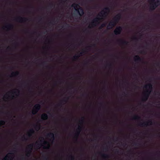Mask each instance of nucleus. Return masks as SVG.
<instances>
[{"label": "nucleus", "instance_id": "obj_16", "mask_svg": "<svg viewBox=\"0 0 160 160\" xmlns=\"http://www.w3.org/2000/svg\"><path fill=\"white\" fill-rule=\"evenodd\" d=\"M42 138V140H40V142H43V144H48L47 147H45V148H46V149H49V148L50 146V145L49 144L48 142H47V141H45L44 140V139L43 138Z\"/></svg>", "mask_w": 160, "mask_h": 160}, {"label": "nucleus", "instance_id": "obj_30", "mask_svg": "<svg viewBox=\"0 0 160 160\" xmlns=\"http://www.w3.org/2000/svg\"><path fill=\"white\" fill-rule=\"evenodd\" d=\"M17 90V91L13 92V93L14 94H15L17 95V94H19V93L20 91L18 90Z\"/></svg>", "mask_w": 160, "mask_h": 160}, {"label": "nucleus", "instance_id": "obj_26", "mask_svg": "<svg viewBox=\"0 0 160 160\" xmlns=\"http://www.w3.org/2000/svg\"><path fill=\"white\" fill-rule=\"evenodd\" d=\"M69 99V98L68 97L64 98L61 101L63 102H67L68 100Z\"/></svg>", "mask_w": 160, "mask_h": 160}, {"label": "nucleus", "instance_id": "obj_32", "mask_svg": "<svg viewBox=\"0 0 160 160\" xmlns=\"http://www.w3.org/2000/svg\"><path fill=\"white\" fill-rule=\"evenodd\" d=\"M107 66L109 68H111L112 67V64L111 63H109L107 64Z\"/></svg>", "mask_w": 160, "mask_h": 160}, {"label": "nucleus", "instance_id": "obj_48", "mask_svg": "<svg viewBox=\"0 0 160 160\" xmlns=\"http://www.w3.org/2000/svg\"><path fill=\"white\" fill-rule=\"evenodd\" d=\"M67 119H66V118H64V121H67Z\"/></svg>", "mask_w": 160, "mask_h": 160}, {"label": "nucleus", "instance_id": "obj_25", "mask_svg": "<svg viewBox=\"0 0 160 160\" xmlns=\"http://www.w3.org/2000/svg\"><path fill=\"white\" fill-rule=\"evenodd\" d=\"M85 118L84 117H82L81 118V119L79 121V122L80 124H82L84 122Z\"/></svg>", "mask_w": 160, "mask_h": 160}, {"label": "nucleus", "instance_id": "obj_54", "mask_svg": "<svg viewBox=\"0 0 160 160\" xmlns=\"http://www.w3.org/2000/svg\"><path fill=\"white\" fill-rule=\"evenodd\" d=\"M134 75L135 76V77H137V75L136 74H134Z\"/></svg>", "mask_w": 160, "mask_h": 160}, {"label": "nucleus", "instance_id": "obj_31", "mask_svg": "<svg viewBox=\"0 0 160 160\" xmlns=\"http://www.w3.org/2000/svg\"><path fill=\"white\" fill-rule=\"evenodd\" d=\"M69 159H70L72 160H74L75 159L74 157L72 155H70L69 156Z\"/></svg>", "mask_w": 160, "mask_h": 160}, {"label": "nucleus", "instance_id": "obj_13", "mask_svg": "<svg viewBox=\"0 0 160 160\" xmlns=\"http://www.w3.org/2000/svg\"><path fill=\"white\" fill-rule=\"evenodd\" d=\"M121 18V14L119 13L114 17L113 19L117 23L119 21Z\"/></svg>", "mask_w": 160, "mask_h": 160}, {"label": "nucleus", "instance_id": "obj_12", "mask_svg": "<svg viewBox=\"0 0 160 160\" xmlns=\"http://www.w3.org/2000/svg\"><path fill=\"white\" fill-rule=\"evenodd\" d=\"M150 125L152 124V122L151 120H149L148 122H144L143 123L140 122L139 125L141 127H147L148 125V124Z\"/></svg>", "mask_w": 160, "mask_h": 160}, {"label": "nucleus", "instance_id": "obj_35", "mask_svg": "<svg viewBox=\"0 0 160 160\" xmlns=\"http://www.w3.org/2000/svg\"><path fill=\"white\" fill-rule=\"evenodd\" d=\"M43 158L44 160H48V158L47 156H43Z\"/></svg>", "mask_w": 160, "mask_h": 160}, {"label": "nucleus", "instance_id": "obj_1", "mask_svg": "<svg viewBox=\"0 0 160 160\" xmlns=\"http://www.w3.org/2000/svg\"><path fill=\"white\" fill-rule=\"evenodd\" d=\"M110 11V9L109 7H106L99 13L98 16L102 17L100 18L97 17L95 18L91 23L92 26H96L99 23L100 20L107 17Z\"/></svg>", "mask_w": 160, "mask_h": 160}, {"label": "nucleus", "instance_id": "obj_15", "mask_svg": "<svg viewBox=\"0 0 160 160\" xmlns=\"http://www.w3.org/2000/svg\"><path fill=\"white\" fill-rule=\"evenodd\" d=\"M118 42L119 43L123 45H128L129 43L128 42L122 39H119L118 40Z\"/></svg>", "mask_w": 160, "mask_h": 160}, {"label": "nucleus", "instance_id": "obj_7", "mask_svg": "<svg viewBox=\"0 0 160 160\" xmlns=\"http://www.w3.org/2000/svg\"><path fill=\"white\" fill-rule=\"evenodd\" d=\"M28 20L27 18L21 17H18L15 19L16 21L21 23L25 22Z\"/></svg>", "mask_w": 160, "mask_h": 160}, {"label": "nucleus", "instance_id": "obj_39", "mask_svg": "<svg viewBox=\"0 0 160 160\" xmlns=\"http://www.w3.org/2000/svg\"><path fill=\"white\" fill-rule=\"evenodd\" d=\"M140 53H146V52L144 50H142L140 51Z\"/></svg>", "mask_w": 160, "mask_h": 160}, {"label": "nucleus", "instance_id": "obj_46", "mask_svg": "<svg viewBox=\"0 0 160 160\" xmlns=\"http://www.w3.org/2000/svg\"><path fill=\"white\" fill-rule=\"evenodd\" d=\"M152 2H153L155 0H150ZM158 1H160V0H158Z\"/></svg>", "mask_w": 160, "mask_h": 160}, {"label": "nucleus", "instance_id": "obj_55", "mask_svg": "<svg viewBox=\"0 0 160 160\" xmlns=\"http://www.w3.org/2000/svg\"><path fill=\"white\" fill-rule=\"evenodd\" d=\"M18 143H17V144H15V146H16V145H18Z\"/></svg>", "mask_w": 160, "mask_h": 160}, {"label": "nucleus", "instance_id": "obj_47", "mask_svg": "<svg viewBox=\"0 0 160 160\" xmlns=\"http://www.w3.org/2000/svg\"><path fill=\"white\" fill-rule=\"evenodd\" d=\"M134 144L135 146H138V144L136 143H134Z\"/></svg>", "mask_w": 160, "mask_h": 160}, {"label": "nucleus", "instance_id": "obj_50", "mask_svg": "<svg viewBox=\"0 0 160 160\" xmlns=\"http://www.w3.org/2000/svg\"><path fill=\"white\" fill-rule=\"evenodd\" d=\"M116 152H118V150H117H117H116Z\"/></svg>", "mask_w": 160, "mask_h": 160}, {"label": "nucleus", "instance_id": "obj_61", "mask_svg": "<svg viewBox=\"0 0 160 160\" xmlns=\"http://www.w3.org/2000/svg\"><path fill=\"white\" fill-rule=\"evenodd\" d=\"M50 23H52V22H50Z\"/></svg>", "mask_w": 160, "mask_h": 160}, {"label": "nucleus", "instance_id": "obj_28", "mask_svg": "<svg viewBox=\"0 0 160 160\" xmlns=\"http://www.w3.org/2000/svg\"><path fill=\"white\" fill-rule=\"evenodd\" d=\"M106 24L105 23H103V24H102L101 25V26H100V27H99V29H102V28H104L106 26Z\"/></svg>", "mask_w": 160, "mask_h": 160}, {"label": "nucleus", "instance_id": "obj_9", "mask_svg": "<svg viewBox=\"0 0 160 160\" xmlns=\"http://www.w3.org/2000/svg\"><path fill=\"white\" fill-rule=\"evenodd\" d=\"M122 30V27L118 26L117 27L114 31V33L116 35H119L121 34Z\"/></svg>", "mask_w": 160, "mask_h": 160}, {"label": "nucleus", "instance_id": "obj_36", "mask_svg": "<svg viewBox=\"0 0 160 160\" xmlns=\"http://www.w3.org/2000/svg\"><path fill=\"white\" fill-rule=\"evenodd\" d=\"M7 158H10V156H9L8 155H7L6 157H5L4 158V160H7Z\"/></svg>", "mask_w": 160, "mask_h": 160}, {"label": "nucleus", "instance_id": "obj_41", "mask_svg": "<svg viewBox=\"0 0 160 160\" xmlns=\"http://www.w3.org/2000/svg\"><path fill=\"white\" fill-rule=\"evenodd\" d=\"M85 95H86L87 96H88V94H86V93H84V94H82V96H85Z\"/></svg>", "mask_w": 160, "mask_h": 160}, {"label": "nucleus", "instance_id": "obj_57", "mask_svg": "<svg viewBox=\"0 0 160 160\" xmlns=\"http://www.w3.org/2000/svg\"><path fill=\"white\" fill-rule=\"evenodd\" d=\"M73 14H74V15H75V16H76V14L74 13Z\"/></svg>", "mask_w": 160, "mask_h": 160}, {"label": "nucleus", "instance_id": "obj_21", "mask_svg": "<svg viewBox=\"0 0 160 160\" xmlns=\"http://www.w3.org/2000/svg\"><path fill=\"white\" fill-rule=\"evenodd\" d=\"M101 156L103 158L105 159L108 158L109 157V155L105 153H103L101 154Z\"/></svg>", "mask_w": 160, "mask_h": 160}, {"label": "nucleus", "instance_id": "obj_60", "mask_svg": "<svg viewBox=\"0 0 160 160\" xmlns=\"http://www.w3.org/2000/svg\"><path fill=\"white\" fill-rule=\"evenodd\" d=\"M118 138H117V139H116V141H117V140H118Z\"/></svg>", "mask_w": 160, "mask_h": 160}, {"label": "nucleus", "instance_id": "obj_27", "mask_svg": "<svg viewBox=\"0 0 160 160\" xmlns=\"http://www.w3.org/2000/svg\"><path fill=\"white\" fill-rule=\"evenodd\" d=\"M140 118V117L138 115H135L133 118V120H138Z\"/></svg>", "mask_w": 160, "mask_h": 160}, {"label": "nucleus", "instance_id": "obj_20", "mask_svg": "<svg viewBox=\"0 0 160 160\" xmlns=\"http://www.w3.org/2000/svg\"><path fill=\"white\" fill-rule=\"evenodd\" d=\"M41 118L43 120H46L48 118V116L46 113L42 114L41 115Z\"/></svg>", "mask_w": 160, "mask_h": 160}, {"label": "nucleus", "instance_id": "obj_11", "mask_svg": "<svg viewBox=\"0 0 160 160\" xmlns=\"http://www.w3.org/2000/svg\"><path fill=\"white\" fill-rule=\"evenodd\" d=\"M85 52L84 50H82V52H80L79 55H76L74 56L72 58V59L73 61H76L79 59V57L82 55Z\"/></svg>", "mask_w": 160, "mask_h": 160}, {"label": "nucleus", "instance_id": "obj_2", "mask_svg": "<svg viewBox=\"0 0 160 160\" xmlns=\"http://www.w3.org/2000/svg\"><path fill=\"white\" fill-rule=\"evenodd\" d=\"M144 88L147 89L144 93L142 101L143 102L147 101L149 98V96L151 93L152 89V85L151 83H148L144 87Z\"/></svg>", "mask_w": 160, "mask_h": 160}, {"label": "nucleus", "instance_id": "obj_40", "mask_svg": "<svg viewBox=\"0 0 160 160\" xmlns=\"http://www.w3.org/2000/svg\"><path fill=\"white\" fill-rule=\"evenodd\" d=\"M50 6H51V7H53L54 6V5L52 3H51L49 4Z\"/></svg>", "mask_w": 160, "mask_h": 160}, {"label": "nucleus", "instance_id": "obj_3", "mask_svg": "<svg viewBox=\"0 0 160 160\" xmlns=\"http://www.w3.org/2000/svg\"><path fill=\"white\" fill-rule=\"evenodd\" d=\"M79 6L77 4L74 3L72 5V7H73L75 10L81 16H82L84 13V10L82 8H79L80 11L79 9H76V8H77V7Z\"/></svg>", "mask_w": 160, "mask_h": 160}, {"label": "nucleus", "instance_id": "obj_44", "mask_svg": "<svg viewBox=\"0 0 160 160\" xmlns=\"http://www.w3.org/2000/svg\"><path fill=\"white\" fill-rule=\"evenodd\" d=\"M46 64V62H44L43 63H42L41 64L43 65L44 64Z\"/></svg>", "mask_w": 160, "mask_h": 160}, {"label": "nucleus", "instance_id": "obj_38", "mask_svg": "<svg viewBox=\"0 0 160 160\" xmlns=\"http://www.w3.org/2000/svg\"><path fill=\"white\" fill-rule=\"evenodd\" d=\"M64 26L67 27H70V25L69 24L66 23V24Z\"/></svg>", "mask_w": 160, "mask_h": 160}, {"label": "nucleus", "instance_id": "obj_43", "mask_svg": "<svg viewBox=\"0 0 160 160\" xmlns=\"http://www.w3.org/2000/svg\"><path fill=\"white\" fill-rule=\"evenodd\" d=\"M84 32H88V30L87 29H85L84 31Z\"/></svg>", "mask_w": 160, "mask_h": 160}, {"label": "nucleus", "instance_id": "obj_56", "mask_svg": "<svg viewBox=\"0 0 160 160\" xmlns=\"http://www.w3.org/2000/svg\"><path fill=\"white\" fill-rule=\"evenodd\" d=\"M88 63V62H87L86 63H85V64H87Z\"/></svg>", "mask_w": 160, "mask_h": 160}, {"label": "nucleus", "instance_id": "obj_5", "mask_svg": "<svg viewBox=\"0 0 160 160\" xmlns=\"http://www.w3.org/2000/svg\"><path fill=\"white\" fill-rule=\"evenodd\" d=\"M153 3L151 4L150 9L151 10H153L158 6L160 5V1L157 0L156 2H152Z\"/></svg>", "mask_w": 160, "mask_h": 160}, {"label": "nucleus", "instance_id": "obj_8", "mask_svg": "<svg viewBox=\"0 0 160 160\" xmlns=\"http://www.w3.org/2000/svg\"><path fill=\"white\" fill-rule=\"evenodd\" d=\"M117 24V23L113 19L109 22L108 24L107 25V28L108 29H112Z\"/></svg>", "mask_w": 160, "mask_h": 160}, {"label": "nucleus", "instance_id": "obj_42", "mask_svg": "<svg viewBox=\"0 0 160 160\" xmlns=\"http://www.w3.org/2000/svg\"><path fill=\"white\" fill-rule=\"evenodd\" d=\"M108 147H106L104 149L105 150V151H107L108 150Z\"/></svg>", "mask_w": 160, "mask_h": 160}, {"label": "nucleus", "instance_id": "obj_34", "mask_svg": "<svg viewBox=\"0 0 160 160\" xmlns=\"http://www.w3.org/2000/svg\"><path fill=\"white\" fill-rule=\"evenodd\" d=\"M133 40L135 42H137L138 40V38L136 37H135L133 39Z\"/></svg>", "mask_w": 160, "mask_h": 160}, {"label": "nucleus", "instance_id": "obj_29", "mask_svg": "<svg viewBox=\"0 0 160 160\" xmlns=\"http://www.w3.org/2000/svg\"><path fill=\"white\" fill-rule=\"evenodd\" d=\"M5 124V122L4 120L0 121V127L2 125H4Z\"/></svg>", "mask_w": 160, "mask_h": 160}, {"label": "nucleus", "instance_id": "obj_17", "mask_svg": "<svg viewBox=\"0 0 160 160\" xmlns=\"http://www.w3.org/2000/svg\"><path fill=\"white\" fill-rule=\"evenodd\" d=\"M4 28H7L8 30H10L13 28V26L12 24H8L5 26Z\"/></svg>", "mask_w": 160, "mask_h": 160}, {"label": "nucleus", "instance_id": "obj_10", "mask_svg": "<svg viewBox=\"0 0 160 160\" xmlns=\"http://www.w3.org/2000/svg\"><path fill=\"white\" fill-rule=\"evenodd\" d=\"M81 127L80 126H79L78 128L76 130V132L74 134V138L76 140L77 139V138L80 134V132L81 130Z\"/></svg>", "mask_w": 160, "mask_h": 160}, {"label": "nucleus", "instance_id": "obj_51", "mask_svg": "<svg viewBox=\"0 0 160 160\" xmlns=\"http://www.w3.org/2000/svg\"><path fill=\"white\" fill-rule=\"evenodd\" d=\"M102 104H103V103L102 102H101L100 103V104L101 105H102Z\"/></svg>", "mask_w": 160, "mask_h": 160}, {"label": "nucleus", "instance_id": "obj_64", "mask_svg": "<svg viewBox=\"0 0 160 160\" xmlns=\"http://www.w3.org/2000/svg\"><path fill=\"white\" fill-rule=\"evenodd\" d=\"M137 131V130H135V132Z\"/></svg>", "mask_w": 160, "mask_h": 160}, {"label": "nucleus", "instance_id": "obj_18", "mask_svg": "<svg viewBox=\"0 0 160 160\" xmlns=\"http://www.w3.org/2000/svg\"><path fill=\"white\" fill-rule=\"evenodd\" d=\"M34 133V131L32 128L30 129L28 133V135L29 138L31 137L32 134Z\"/></svg>", "mask_w": 160, "mask_h": 160}, {"label": "nucleus", "instance_id": "obj_37", "mask_svg": "<svg viewBox=\"0 0 160 160\" xmlns=\"http://www.w3.org/2000/svg\"><path fill=\"white\" fill-rule=\"evenodd\" d=\"M156 154L158 155V158H159L160 157V153L159 152H156Z\"/></svg>", "mask_w": 160, "mask_h": 160}, {"label": "nucleus", "instance_id": "obj_45", "mask_svg": "<svg viewBox=\"0 0 160 160\" xmlns=\"http://www.w3.org/2000/svg\"><path fill=\"white\" fill-rule=\"evenodd\" d=\"M61 103H59L58 104V106H61Z\"/></svg>", "mask_w": 160, "mask_h": 160}, {"label": "nucleus", "instance_id": "obj_59", "mask_svg": "<svg viewBox=\"0 0 160 160\" xmlns=\"http://www.w3.org/2000/svg\"><path fill=\"white\" fill-rule=\"evenodd\" d=\"M156 114L157 115H158H158H159V114Z\"/></svg>", "mask_w": 160, "mask_h": 160}, {"label": "nucleus", "instance_id": "obj_52", "mask_svg": "<svg viewBox=\"0 0 160 160\" xmlns=\"http://www.w3.org/2000/svg\"><path fill=\"white\" fill-rule=\"evenodd\" d=\"M94 0H89V1H90V2H92V1H93Z\"/></svg>", "mask_w": 160, "mask_h": 160}, {"label": "nucleus", "instance_id": "obj_63", "mask_svg": "<svg viewBox=\"0 0 160 160\" xmlns=\"http://www.w3.org/2000/svg\"><path fill=\"white\" fill-rule=\"evenodd\" d=\"M149 80H151V78H149Z\"/></svg>", "mask_w": 160, "mask_h": 160}, {"label": "nucleus", "instance_id": "obj_22", "mask_svg": "<svg viewBox=\"0 0 160 160\" xmlns=\"http://www.w3.org/2000/svg\"><path fill=\"white\" fill-rule=\"evenodd\" d=\"M19 72L18 71L13 72L11 74V75L12 76H14V77H16V76L19 75Z\"/></svg>", "mask_w": 160, "mask_h": 160}, {"label": "nucleus", "instance_id": "obj_4", "mask_svg": "<svg viewBox=\"0 0 160 160\" xmlns=\"http://www.w3.org/2000/svg\"><path fill=\"white\" fill-rule=\"evenodd\" d=\"M41 108V106L40 104H37L34 105L32 112V113L33 115L36 114L40 110Z\"/></svg>", "mask_w": 160, "mask_h": 160}, {"label": "nucleus", "instance_id": "obj_6", "mask_svg": "<svg viewBox=\"0 0 160 160\" xmlns=\"http://www.w3.org/2000/svg\"><path fill=\"white\" fill-rule=\"evenodd\" d=\"M33 146V144H31L28 145L26 149L27 153L26 154V156L27 157H29L31 155L32 150Z\"/></svg>", "mask_w": 160, "mask_h": 160}, {"label": "nucleus", "instance_id": "obj_23", "mask_svg": "<svg viewBox=\"0 0 160 160\" xmlns=\"http://www.w3.org/2000/svg\"><path fill=\"white\" fill-rule=\"evenodd\" d=\"M34 128L36 130L39 129L40 128V125L39 124H38L34 125Z\"/></svg>", "mask_w": 160, "mask_h": 160}, {"label": "nucleus", "instance_id": "obj_24", "mask_svg": "<svg viewBox=\"0 0 160 160\" xmlns=\"http://www.w3.org/2000/svg\"><path fill=\"white\" fill-rule=\"evenodd\" d=\"M35 146L38 149H39L40 148V147L42 146V144L41 143H38L36 142L35 144Z\"/></svg>", "mask_w": 160, "mask_h": 160}, {"label": "nucleus", "instance_id": "obj_62", "mask_svg": "<svg viewBox=\"0 0 160 160\" xmlns=\"http://www.w3.org/2000/svg\"><path fill=\"white\" fill-rule=\"evenodd\" d=\"M9 154H12V153H10Z\"/></svg>", "mask_w": 160, "mask_h": 160}, {"label": "nucleus", "instance_id": "obj_33", "mask_svg": "<svg viewBox=\"0 0 160 160\" xmlns=\"http://www.w3.org/2000/svg\"><path fill=\"white\" fill-rule=\"evenodd\" d=\"M22 140L23 141H26L28 140L27 138L24 136L22 137Z\"/></svg>", "mask_w": 160, "mask_h": 160}, {"label": "nucleus", "instance_id": "obj_58", "mask_svg": "<svg viewBox=\"0 0 160 160\" xmlns=\"http://www.w3.org/2000/svg\"><path fill=\"white\" fill-rule=\"evenodd\" d=\"M7 48H8V49H10V48L9 47H8Z\"/></svg>", "mask_w": 160, "mask_h": 160}, {"label": "nucleus", "instance_id": "obj_49", "mask_svg": "<svg viewBox=\"0 0 160 160\" xmlns=\"http://www.w3.org/2000/svg\"><path fill=\"white\" fill-rule=\"evenodd\" d=\"M159 65H160V63H157V65L158 66H159Z\"/></svg>", "mask_w": 160, "mask_h": 160}, {"label": "nucleus", "instance_id": "obj_19", "mask_svg": "<svg viewBox=\"0 0 160 160\" xmlns=\"http://www.w3.org/2000/svg\"><path fill=\"white\" fill-rule=\"evenodd\" d=\"M47 137L49 138H50L52 140L54 139V135L53 133L51 132L47 134Z\"/></svg>", "mask_w": 160, "mask_h": 160}, {"label": "nucleus", "instance_id": "obj_53", "mask_svg": "<svg viewBox=\"0 0 160 160\" xmlns=\"http://www.w3.org/2000/svg\"><path fill=\"white\" fill-rule=\"evenodd\" d=\"M24 159V158L23 157H22L21 159V160H23Z\"/></svg>", "mask_w": 160, "mask_h": 160}, {"label": "nucleus", "instance_id": "obj_14", "mask_svg": "<svg viewBox=\"0 0 160 160\" xmlns=\"http://www.w3.org/2000/svg\"><path fill=\"white\" fill-rule=\"evenodd\" d=\"M134 61L137 62H141L142 61V59L138 56L136 55L134 58Z\"/></svg>", "mask_w": 160, "mask_h": 160}]
</instances>
